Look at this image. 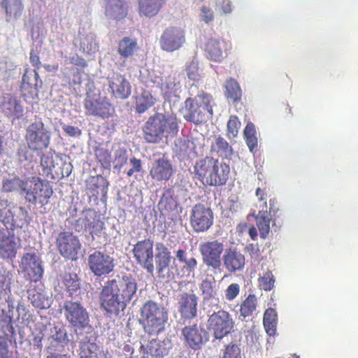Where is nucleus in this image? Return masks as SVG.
I'll use <instances>...</instances> for the list:
<instances>
[{
	"instance_id": "nucleus-1",
	"label": "nucleus",
	"mask_w": 358,
	"mask_h": 358,
	"mask_svg": "<svg viewBox=\"0 0 358 358\" xmlns=\"http://www.w3.org/2000/svg\"><path fill=\"white\" fill-rule=\"evenodd\" d=\"M137 287L136 280L131 275L107 280L99 294L101 308L110 315H118L134 297Z\"/></svg>"
},
{
	"instance_id": "nucleus-2",
	"label": "nucleus",
	"mask_w": 358,
	"mask_h": 358,
	"mask_svg": "<svg viewBox=\"0 0 358 358\" xmlns=\"http://www.w3.org/2000/svg\"><path fill=\"white\" fill-rule=\"evenodd\" d=\"M178 131V122L176 115L156 113L145 123L143 132L146 142L157 143L163 138L175 136Z\"/></svg>"
},
{
	"instance_id": "nucleus-3",
	"label": "nucleus",
	"mask_w": 358,
	"mask_h": 358,
	"mask_svg": "<svg viewBox=\"0 0 358 358\" xmlns=\"http://www.w3.org/2000/svg\"><path fill=\"white\" fill-rule=\"evenodd\" d=\"M167 320L168 313L165 308L152 301L145 302L141 308V323L149 334L163 331Z\"/></svg>"
},
{
	"instance_id": "nucleus-4",
	"label": "nucleus",
	"mask_w": 358,
	"mask_h": 358,
	"mask_svg": "<svg viewBox=\"0 0 358 358\" xmlns=\"http://www.w3.org/2000/svg\"><path fill=\"white\" fill-rule=\"evenodd\" d=\"M22 194L28 203L43 206L48 203L53 189L49 181L39 177H32L22 182Z\"/></svg>"
},
{
	"instance_id": "nucleus-5",
	"label": "nucleus",
	"mask_w": 358,
	"mask_h": 358,
	"mask_svg": "<svg viewBox=\"0 0 358 358\" xmlns=\"http://www.w3.org/2000/svg\"><path fill=\"white\" fill-rule=\"evenodd\" d=\"M186 113L185 119L199 124L205 122L213 115L211 96L208 94H201L192 98H187L185 101Z\"/></svg>"
},
{
	"instance_id": "nucleus-6",
	"label": "nucleus",
	"mask_w": 358,
	"mask_h": 358,
	"mask_svg": "<svg viewBox=\"0 0 358 358\" xmlns=\"http://www.w3.org/2000/svg\"><path fill=\"white\" fill-rule=\"evenodd\" d=\"M24 139L27 148L33 152H41L50 142V134L41 120L30 124L25 131Z\"/></svg>"
},
{
	"instance_id": "nucleus-7",
	"label": "nucleus",
	"mask_w": 358,
	"mask_h": 358,
	"mask_svg": "<svg viewBox=\"0 0 358 358\" xmlns=\"http://www.w3.org/2000/svg\"><path fill=\"white\" fill-rule=\"evenodd\" d=\"M85 113L89 116L108 118L113 116L115 108L106 96L100 93H87L83 102Z\"/></svg>"
},
{
	"instance_id": "nucleus-8",
	"label": "nucleus",
	"mask_w": 358,
	"mask_h": 358,
	"mask_svg": "<svg viewBox=\"0 0 358 358\" xmlns=\"http://www.w3.org/2000/svg\"><path fill=\"white\" fill-rule=\"evenodd\" d=\"M0 221L8 228L22 229L30 222L27 210L21 206L8 207L6 201H0Z\"/></svg>"
},
{
	"instance_id": "nucleus-9",
	"label": "nucleus",
	"mask_w": 358,
	"mask_h": 358,
	"mask_svg": "<svg viewBox=\"0 0 358 358\" xmlns=\"http://www.w3.org/2000/svg\"><path fill=\"white\" fill-rule=\"evenodd\" d=\"M203 264L213 271L220 270L222 265V254L224 250V243L219 240L208 241L199 245Z\"/></svg>"
},
{
	"instance_id": "nucleus-10",
	"label": "nucleus",
	"mask_w": 358,
	"mask_h": 358,
	"mask_svg": "<svg viewBox=\"0 0 358 358\" xmlns=\"http://www.w3.org/2000/svg\"><path fill=\"white\" fill-rule=\"evenodd\" d=\"M208 326L216 339H222L231 333L234 321L229 312L220 310L209 316Z\"/></svg>"
},
{
	"instance_id": "nucleus-11",
	"label": "nucleus",
	"mask_w": 358,
	"mask_h": 358,
	"mask_svg": "<svg viewBox=\"0 0 358 358\" xmlns=\"http://www.w3.org/2000/svg\"><path fill=\"white\" fill-rule=\"evenodd\" d=\"M153 247V241L150 238H146L138 241L132 249L134 258L136 263L152 275L155 271Z\"/></svg>"
},
{
	"instance_id": "nucleus-12",
	"label": "nucleus",
	"mask_w": 358,
	"mask_h": 358,
	"mask_svg": "<svg viewBox=\"0 0 358 358\" xmlns=\"http://www.w3.org/2000/svg\"><path fill=\"white\" fill-rule=\"evenodd\" d=\"M56 245L60 255L70 260L77 259L82 246L78 236L70 231L60 232L56 238Z\"/></svg>"
},
{
	"instance_id": "nucleus-13",
	"label": "nucleus",
	"mask_w": 358,
	"mask_h": 358,
	"mask_svg": "<svg viewBox=\"0 0 358 358\" xmlns=\"http://www.w3.org/2000/svg\"><path fill=\"white\" fill-rule=\"evenodd\" d=\"M66 320L75 329H84L89 322L86 309L78 301H65L63 308Z\"/></svg>"
},
{
	"instance_id": "nucleus-14",
	"label": "nucleus",
	"mask_w": 358,
	"mask_h": 358,
	"mask_svg": "<svg viewBox=\"0 0 358 358\" xmlns=\"http://www.w3.org/2000/svg\"><path fill=\"white\" fill-rule=\"evenodd\" d=\"M88 266L90 271L101 277L111 273L115 268V259L110 255L96 250L88 257Z\"/></svg>"
},
{
	"instance_id": "nucleus-15",
	"label": "nucleus",
	"mask_w": 358,
	"mask_h": 358,
	"mask_svg": "<svg viewBox=\"0 0 358 358\" xmlns=\"http://www.w3.org/2000/svg\"><path fill=\"white\" fill-rule=\"evenodd\" d=\"M20 247L21 240L13 231L8 228L0 229V259L12 260Z\"/></svg>"
},
{
	"instance_id": "nucleus-16",
	"label": "nucleus",
	"mask_w": 358,
	"mask_h": 358,
	"mask_svg": "<svg viewBox=\"0 0 358 358\" xmlns=\"http://www.w3.org/2000/svg\"><path fill=\"white\" fill-rule=\"evenodd\" d=\"M190 222L196 232L206 231L213 225V213L210 208L203 204H196L192 210Z\"/></svg>"
},
{
	"instance_id": "nucleus-17",
	"label": "nucleus",
	"mask_w": 358,
	"mask_h": 358,
	"mask_svg": "<svg viewBox=\"0 0 358 358\" xmlns=\"http://www.w3.org/2000/svg\"><path fill=\"white\" fill-rule=\"evenodd\" d=\"M185 42V31L179 27H170L162 33L159 39V45L163 50L172 52L180 49Z\"/></svg>"
},
{
	"instance_id": "nucleus-18",
	"label": "nucleus",
	"mask_w": 358,
	"mask_h": 358,
	"mask_svg": "<svg viewBox=\"0 0 358 358\" xmlns=\"http://www.w3.org/2000/svg\"><path fill=\"white\" fill-rule=\"evenodd\" d=\"M182 335L186 345L194 350L201 349L209 339L208 331L196 324L182 328Z\"/></svg>"
},
{
	"instance_id": "nucleus-19",
	"label": "nucleus",
	"mask_w": 358,
	"mask_h": 358,
	"mask_svg": "<svg viewBox=\"0 0 358 358\" xmlns=\"http://www.w3.org/2000/svg\"><path fill=\"white\" fill-rule=\"evenodd\" d=\"M42 85V80L36 69H25L22 78L20 92L25 99H34L38 96V88Z\"/></svg>"
},
{
	"instance_id": "nucleus-20",
	"label": "nucleus",
	"mask_w": 358,
	"mask_h": 358,
	"mask_svg": "<svg viewBox=\"0 0 358 358\" xmlns=\"http://www.w3.org/2000/svg\"><path fill=\"white\" fill-rule=\"evenodd\" d=\"M20 267L27 279L33 282L41 279L43 269L41 262L35 253H25L21 259Z\"/></svg>"
},
{
	"instance_id": "nucleus-21",
	"label": "nucleus",
	"mask_w": 358,
	"mask_h": 358,
	"mask_svg": "<svg viewBox=\"0 0 358 358\" xmlns=\"http://www.w3.org/2000/svg\"><path fill=\"white\" fill-rule=\"evenodd\" d=\"M109 92L116 99H125L131 93V87L129 82L124 75L120 73H113L107 78Z\"/></svg>"
},
{
	"instance_id": "nucleus-22",
	"label": "nucleus",
	"mask_w": 358,
	"mask_h": 358,
	"mask_svg": "<svg viewBox=\"0 0 358 358\" xmlns=\"http://www.w3.org/2000/svg\"><path fill=\"white\" fill-rule=\"evenodd\" d=\"M197 306L198 297L193 291L178 294V311L182 318L186 320L195 318L197 316Z\"/></svg>"
},
{
	"instance_id": "nucleus-23",
	"label": "nucleus",
	"mask_w": 358,
	"mask_h": 358,
	"mask_svg": "<svg viewBox=\"0 0 358 358\" xmlns=\"http://www.w3.org/2000/svg\"><path fill=\"white\" fill-rule=\"evenodd\" d=\"M173 173V165L164 155L154 161L150 170V176L155 182L168 181Z\"/></svg>"
},
{
	"instance_id": "nucleus-24",
	"label": "nucleus",
	"mask_w": 358,
	"mask_h": 358,
	"mask_svg": "<svg viewBox=\"0 0 358 358\" xmlns=\"http://www.w3.org/2000/svg\"><path fill=\"white\" fill-rule=\"evenodd\" d=\"M216 159L206 157L197 161L194 166V178L203 185H210L213 182V171L216 166Z\"/></svg>"
},
{
	"instance_id": "nucleus-25",
	"label": "nucleus",
	"mask_w": 358,
	"mask_h": 358,
	"mask_svg": "<svg viewBox=\"0 0 358 358\" xmlns=\"http://www.w3.org/2000/svg\"><path fill=\"white\" fill-rule=\"evenodd\" d=\"M0 112L13 121L23 116L24 108L17 98L10 94H6L0 103Z\"/></svg>"
},
{
	"instance_id": "nucleus-26",
	"label": "nucleus",
	"mask_w": 358,
	"mask_h": 358,
	"mask_svg": "<svg viewBox=\"0 0 358 358\" xmlns=\"http://www.w3.org/2000/svg\"><path fill=\"white\" fill-rule=\"evenodd\" d=\"M86 231L94 238V235H99L104 229V223L100 220L94 210L87 209L83 211V215L77 220Z\"/></svg>"
},
{
	"instance_id": "nucleus-27",
	"label": "nucleus",
	"mask_w": 358,
	"mask_h": 358,
	"mask_svg": "<svg viewBox=\"0 0 358 358\" xmlns=\"http://www.w3.org/2000/svg\"><path fill=\"white\" fill-rule=\"evenodd\" d=\"M155 255L156 273L161 279H168L170 277L169 266L171 260V252L162 243L157 248Z\"/></svg>"
},
{
	"instance_id": "nucleus-28",
	"label": "nucleus",
	"mask_w": 358,
	"mask_h": 358,
	"mask_svg": "<svg viewBox=\"0 0 358 358\" xmlns=\"http://www.w3.org/2000/svg\"><path fill=\"white\" fill-rule=\"evenodd\" d=\"M222 261L224 266L229 273L243 270L245 264V256L236 248L227 249L224 252Z\"/></svg>"
},
{
	"instance_id": "nucleus-29",
	"label": "nucleus",
	"mask_w": 358,
	"mask_h": 358,
	"mask_svg": "<svg viewBox=\"0 0 358 358\" xmlns=\"http://www.w3.org/2000/svg\"><path fill=\"white\" fill-rule=\"evenodd\" d=\"M205 51L209 59L220 62L227 56V43L223 40L210 38L206 45Z\"/></svg>"
},
{
	"instance_id": "nucleus-30",
	"label": "nucleus",
	"mask_w": 358,
	"mask_h": 358,
	"mask_svg": "<svg viewBox=\"0 0 358 358\" xmlns=\"http://www.w3.org/2000/svg\"><path fill=\"white\" fill-rule=\"evenodd\" d=\"M105 15L110 19L120 21L128 15V6L124 0H105Z\"/></svg>"
},
{
	"instance_id": "nucleus-31",
	"label": "nucleus",
	"mask_w": 358,
	"mask_h": 358,
	"mask_svg": "<svg viewBox=\"0 0 358 358\" xmlns=\"http://www.w3.org/2000/svg\"><path fill=\"white\" fill-rule=\"evenodd\" d=\"M108 182L101 175L91 176L86 182V187L90 196L97 197L99 194H106Z\"/></svg>"
},
{
	"instance_id": "nucleus-32",
	"label": "nucleus",
	"mask_w": 358,
	"mask_h": 358,
	"mask_svg": "<svg viewBox=\"0 0 358 358\" xmlns=\"http://www.w3.org/2000/svg\"><path fill=\"white\" fill-rule=\"evenodd\" d=\"M178 199L173 187L166 189L158 203L161 213L167 214L176 210L178 208Z\"/></svg>"
},
{
	"instance_id": "nucleus-33",
	"label": "nucleus",
	"mask_w": 358,
	"mask_h": 358,
	"mask_svg": "<svg viewBox=\"0 0 358 358\" xmlns=\"http://www.w3.org/2000/svg\"><path fill=\"white\" fill-rule=\"evenodd\" d=\"M166 0H138V14L140 16L152 17L157 15Z\"/></svg>"
},
{
	"instance_id": "nucleus-34",
	"label": "nucleus",
	"mask_w": 358,
	"mask_h": 358,
	"mask_svg": "<svg viewBox=\"0 0 358 358\" xmlns=\"http://www.w3.org/2000/svg\"><path fill=\"white\" fill-rule=\"evenodd\" d=\"M1 6L5 10L8 22L20 17L24 10L22 0H2Z\"/></svg>"
},
{
	"instance_id": "nucleus-35",
	"label": "nucleus",
	"mask_w": 358,
	"mask_h": 358,
	"mask_svg": "<svg viewBox=\"0 0 358 358\" xmlns=\"http://www.w3.org/2000/svg\"><path fill=\"white\" fill-rule=\"evenodd\" d=\"M108 352L95 343L84 341L80 343V358H106Z\"/></svg>"
},
{
	"instance_id": "nucleus-36",
	"label": "nucleus",
	"mask_w": 358,
	"mask_h": 358,
	"mask_svg": "<svg viewBox=\"0 0 358 358\" xmlns=\"http://www.w3.org/2000/svg\"><path fill=\"white\" fill-rule=\"evenodd\" d=\"M13 311L12 304H8V310L0 309V331L6 337L15 334L13 326Z\"/></svg>"
},
{
	"instance_id": "nucleus-37",
	"label": "nucleus",
	"mask_w": 358,
	"mask_h": 358,
	"mask_svg": "<svg viewBox=\"0 0 358 358\" xmlns=\"http://www.w3.org/2000/svg\"><path fill=\"white\" fill-rule=\"evenodd\" d=\"M230 173L229 165L224 162H220L216 160V166H215L213 171V182L211 186H220L225 185L229 179Z\"/></svg>"
},
{
	"instance_id": "nucleus-38",
	"label": "nucleus",
	"mask_w": 358,
	"mask_h": 358,
	"mask_svg": "<svg viewBox=\"0 0 358 358\" xmlns=\"http://www.w3.org/2000/svg\"><path fill=\"white\" fill-rule=\"evenodd\" d=\"M157 102L156 98L147 90H143L136 98V112L141 114L153 106Z\"/></svg>"
},
{
	"instance_id": "nucleus-39",
	"label": "nucleus",
	"mask_w": 358,
	"mask_h": 358,
	"mask_svg": "<svg viewBox=\"0 0 358 358\" xmlns=\"http://www.w3.org/2000/svg\"><path fill=\"white\" fill-rule=\"evenodd\" d=\"M271 218L268 217L267 210L262 209L258 214L255 215L256 225L258 228L259 236L262 238L265 239L268 237L270 232V222Z\"/></svg>"
},
{
	"instance_id": "nucleus-40",
	"label": "nucleus",
	"mask_w": 358,
	"mask_h": 358,
	"mask_svg": "<svg viewBox=\"0 0 358 358\" xmlns=\"http://www.w3.org/2000/svg\"><path fill=\"white\" fill-rule=\"evenodd\" d=\"M278 315L275 309L267 308L264 314L263 324L266 332L270 336H275L277 330Z\"/></svg>"
},
{
	"instance_id": "nucleus-41",
	"label": "nucleus",
	"mask_w": 358,
	"mask_h": 358,
	"mask_svg": "<svg viewBox=\"0 0 358 358\" xmlns=\"http://www.w3.org/2000/svg\"><path fill=\"white\" fill-rule=\"evenodd\" d=\"M210 151L216 152L222 158H230L233 155V149L229 143L221 136L215 138V143L211 145Z\"/></svg>"
},
{
	"instance_id": "nucleus-42",
	"label": "nucleus",
	"mask_w": 358,
	"mask_h": 358,
	"mask_svg": "<svg viewBox=\"0 0 358 358\" xmlns=\"http://www.w3.org/2000/svg\"><path fill=\"white\" fill-rule=\"evenodd\" d=\"M137 48L138 45L135 39L124 37L119 42L117 52L122 57L128 58L134 55Z\"/></svg>"
},
{
	"instance_id": "nucleus-43",
	"label": "nucleus",
	"mask_w": 358,
	"mask_h": 358,
	"mask_svg": "<svg viewBox=\"0 0 358 358\" xmlns=\"http://www.w3.org/2000/svg\"><path fill=\"white\" fill-rule=\"evenodd\" d=\"M29 300L33 306L38 309H45L50 307V299L43 292L33 289L29 292Z\"/></svg>"
},
{
	"instance_id": "nucleus-44",
	"label": "nucleus",
	"mask_w": 358,
	"mask_h": 358,
	"mask_svg": "<svg viewBox=\"0 0 358 358\" xmlns=\"http://www.w3.org/2000/svg\"><path fill=\"white\" fill-rule=\"evenodd\" d=\"M225 95L227 99H231L234 102H237L241 99V90L237 83L234 78H229L226 81L224 85Z\"/></svg>"
},
{
	"instance_id": "nucleus-45",
	"label": "nucleus",
	"mask_w": 358,
	"mask_h": 358,
	"mask_svg": "<svg viewBox=\"0 0 358 358\" xmlns=\"http://www.w3.org/2000/svg\"><path fill=\"white\" fill-rule=\"evenodd\" d=\"M257 299L255 294H250L242 302L240 307V315L243 318L252 316L256 310Z\"/></svg>"
},
{
	"instance_id": "nucleus-46",
	"label": "nucleus",
	"mask_w": 358,
	"mask_h": 358,
	"mask_svg": "<svg viewBox=\"0 0 358 358\" xmlns=\"http://www.w3.org/2000/svg\"><path fill=\"white\" fill-rule=\"evenodd\" d=\"M95 157L101 166L104 169H109L111 166L112 156L110 151L103 147L98 146L94 150Z\"/></svg>"
},
{
	"instance_id": "nucleus-47",
	"label": "nucleus",
	"mask_w": 358,
	"mask_h": 358,
	"mask_svg": "<svg viewBox=\"0 0 358 358\" xmlns=\"http://www.w3.org/2000/svg\"><path fill=\"white\" fill-rule=\"evenodd\" d=\"M153 82L158 84L164 97L170 98L176 91L175 79L171 76L166 77L164 80L161 79V83L157 80Z\"/></svg>"
},
{
	"instance_id": "nucleus-48",
	"label": "nucleus",
	"mask_w": 358,
	"mask_h": 358,
	"mask_svg": "<svg viewBox=\"0 0 358 358\" xmlns=\"http://www.w3.org/2000/svg\"><path fill=\"white\" fill-rule=\"evenodd\" d=\"M176 259L180 263L185 264L184 268L189 272H194L197 267L198 262L195 257H187L186 250L183 249H178L176 252Z\"/></svg>"
},
{
	"instance_id": "nucleus-49",
	"label": "nucleus",
	"mask_w": 358,
	"mask_h": 358,
	"mask_svg": "<svg viewBox=\"0 0 358 358\" xmlns=\"http://www.w3.org/2000/svg\"><path fill=\"white\" fill-rule=\"evenodd\" d=\"M16 310L17 312V320L22 324L28 325L34 321V316L29 310V306L23 302H18Z\"/></svg>"
},
{
	"instance_id": "nucleus-50",
	"label": "nucleus",
	"mask_w": 358,
	"mask_h": 358,
	"mask_svg": "<svg viewBox=\"0 0 358 358\" xmlns=\"http://www.w3.org/2000/svg\"><path fill=\"white\" fill-rule=\"evenodd\" d=\"M63 282L71 296L80 289V280L76 273H66L64 276Z\"/></svg>"
},
{
	"instance_id": "nucleus-51",
	"label": "nucleus",
	"mask_w": 358,
	"mask_h": 358,
	"mask_svg": "<svg viewBox=\"0 0 358 358\" xmlns=\"http://www.w3.org/2000/svg\"><path fill=\"white\" fill-rule=\"evenodd\" d=\"M244 138L250 151L257 146V138L255 127L253 123L249 122L244 129Z\"/></svg>"
},
{
	"instance_id": "nucleus-52",
	"label": "nucleus",
	"mask_w": 358,
	"mask_h": 358,
	"mask_svg": "<svg viewBox=\"0 0 358 358\" xmlns=\"http://www.w3.org/2000/svg\"><path fill=\"white\" fill-rule=\"evenodd\" d=\"M41 165L43 169V175L46 178L54 179L55 176L52 173L55 166L52 157L43 155L41 158Z\"/></svg>"
},
{
	"instance_id": "nucleus-53",
	"label": "nucleus",
	"mask_w": 358,
	"mask_h": 358,
	"mask_svg": "<svg viewBox=\"0 0 358 358\" xmlns=\"http://www.w3.org/2000/svg\"><path fill=\"white\" fill-rule=\"evenodd\" d=\"M241 123L236 115H231L227 122V136L229 138H235L238 136Z\"/></svg>"
},
{
	"instance_id": "nucleus-54",
	"label": "nucleus",
	"mask_w": 358,
	"mask_h": 358,
	"mask_svg": "<svg viewBox=\"0 0 358 358\" xmlns=\"http://www.w3.org/2000/svg\"><path fill=\"white\" fill-rule=\"evenodd\" d=\"M275 278L271 271H267L259 278V285L262 289L270 291L274 287Z\"/></svg>"
},
{
	"instance_id": "nucleus-55",
	"label": "nucleus",
	"mask_w": 358,
	"mask_h": 358,
	"mask_svg": "<svg viewBox=\"0 0 358 358\" xmlns=\"http://www.w3.org/2000/svg\"><path fill=\"white\" fill-rule=\"evenodd\" d=\"M127 162V151L124 148H119L115 152L114 169L120 170Z\"/></svg>"
},
{
	"instance_id": "nucleus-56",
	"label": "nucleus",
	"mask_w": 358,
	"mask_h": 358,
	"mask_svg": "<svg viewBox=\"0 0 358 358\" xmlns=\"http://www.w3.org/2000/svg\"><path fill=\"white\" fill-rule=\"evenodd\" d=\"M222 358H241L239 346L233 343L227 345L224 350Z\"/></svg>"
},
{
	"instance_id": "nucleus-57",
	"label": "nucleus",
	"mask_w": 358,
	"mask_h": 358,
	"mask_svg": "<svg viewBox=\"0 0 358 358\" xmlns=\"http://www.w3.org/2000/svg\"><path fill=\"white\" fill-rule=\"evenodd\" d=\"M200 289L203 296V299H209L215 296V291L213 289V283L210 280H203L201 284Z\"/></svg>"
},
{
	"instance_id": "nucleus-58",
	"label": "nucleus",
	"mask_w": 358,
	"mask_h": 358,
	"mask_svg": "<svg viewBox=\"0 0 358 358\" xmlns=\"http://www.w3.org/2000/svg\"><path fill=\"white\" fill-rule=\"evenodd\" d=\"M24 180H20L18 178L7 180L3 182V187L5 191L10 192L14 191L17 187H19L20 193L22 194V182H24Z\"/></svg>"
},
{
	"instance_id": "nucleus-59",
	"label": "nucleus",
	"mask_w": 358,
	"mask_h": 358,
	"mask_svg": "<svg viewBox=\"0 0 358 358\" xmlns=\"http://www.w3.org/2000/svg\"><path fill=\"white\" fill-rule=\"evenodd\" d=\"M240 292V286L237 283H232L228 286L225 291V296L228 301L234 300Z\"/></svg>"
},
{
	"instance_id": "nucleus-60",
	"label": "nucleus",
	"mask_w": 358,
	"mask_h": 358,
	"mask_svg": "<svg viewBox=\"0 0 358 358\" xmlns=\"http://www.w3.org/2000/svg\"><path fill=\"white\" fill-rule=\"evenodd\" d=\"M51 338L58 343H62L66 341L67 338L66 331L62 328L55 327Z\"/></svg>"
},
{
	"instance_id": "nucleus-61",
	"label": "nucleus",
	"mask_w": 358,
	"mask_h": 358,
	"mask_svg": "<svg viewBox=\"0 0 358 358\" xmlns=\"http://www.w3.org/2000/svg\"><path fill=\"white\" fill-rule=\"evenodd\" d=\"M130 164H131L132 167L129 169L127 172V175L129 177H131L134 173L140 172L142 168L141 160L136 159V157H132L130 159Z\"/></svg>"
},
{
	"instance_id": "nucleus-62",
	"label": "nucleus",
	"mask_w": 358,
	"mask_h": 358,
	"mask_svg": "<svg viewBox=\"0 0 358 358\" xmlns=\"http://www.w3.org/2000/svg\"><path fill=\"white\" fill-rule=\"evenodd\" d=\"M217 6L221 14L227 15L232 12V3L230 0H222Z\"/></svg>"
},
{
	"instance_id": "nucleus-63",
	"label": "nucleus",
	"mask_w": 358,
	"mask_h": 358,
	"mask_svg": "<svg viewBox=\"0 0 358 358\" xmlns=\"http://www.w3.org/2000/svg\"><path fill=\"white\" fill-rule=\"evenodd\" d=\"M255 194L258 197L259 201L263 202L262 206H260V208H262V209L264 208V210H267V203L266 201L267 193L266 189L257 187L256 189Z\"/></svg>"
},
{
	"instance_id": "nucleus-64",
	"label": "nucleus",
	"mask_w": 358,
	"mask_h": 358,
	"mask_svg": "<svg viewBox=\"0 0 358 358\" xmlns=\"http://www.w3.org/2000/svg\"><path fill=\"white\" fill-rule=\"evenodd\" d=\"M62 129L68 136L71 137L79 136L82 133L78 127L67 124L62 125Z\"/></svg>"
}]
</instances>
